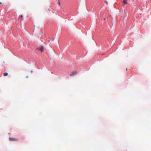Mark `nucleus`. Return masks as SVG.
<instances>
[{
    "instance_id": "nucleus-1",
    "label": "nucleus",
    "mask_w": 151,
    "mask_h": 151,
    "mask_svg": "<svg viewBox=\"0 0 151 151\" xmlns=\"http://www.w3.org/2000/svg\"><path fill=\"white\" fill-rule=\"evenodd\" d=\"M37 49L42 52L43 51L44 48L42 46H41L40 47L37 48Z\"/></svg>"
},
{
    "instance_id": "nucleus-2",
    "label": "nucleus",
    "mask_w": 151,
    "mask_h": 151,
    "mask_svg": "<svg viewBox=\"0 0 151 151\" xmlns=\"http://www.w3.org/2000/svg\"><path fill=\"white\" fill-rule=\"evenodd\" d=\"M9 139L10 141H17L18 140V139L16 138H12L11 137H9Z\"/></svg>"
},
{
    "instance_id": "nucleus-3",
    "label": "nucleus",
    "mask_w": 151,
    "mask_h": 151,
    "mask_svg": "<svg viewBox=\"0 0 151 151\" xmlns=\"http://www.w3.org/2000/svg\"><path fill=\"white\" fill-rule=\"evenodd\" d=\"M77 73V72L76 71H74L72 72L70 74V76H73L76 75Z\"/></svg>"
},
{
    "instance_id": "nucleus-4",
    "label": "nucleus",
    "mask_w": 151,
    "mask_h": 151,
    "mask_svg": "<svg viewBox=\"0 0 151 151\" xmlns=\"http://www.w3.org/2000/svg\"><path fill=\"white\" fill-rule=\"evenodd\" d=\"M8 75V73H5L4 74V76H6Z\"/></svg>"
},
{
    "instance_id": "nucleus-5",
    "label": "nucleus",
    "mask_w": 151,
    "mask_h": 151,
    "mask_svg": "<svg viewBox=\"0 0 151 151\" xmlns=\"http://www.w3.org/2000/svg\"><path fill=\"white\" fill-rule=\"evenodd\" d=\"M123 3H124V4H125L127 3V1L126 0H124L123 1Z\"/></svg>"
},
{
    "instance_id": "nucleus-6",
    "label": "nucleus",
    "mask_w": 151,
    "mask_h": 151,
    "mask_svg": "<svg viewBox=\"0 0 151 151\" xmlns=\"http://www.w3.org/2000/svg\"><path fill=\"white\" fill-rule=\"evenodd\" d=\"M22 17H23V16H22V15H21V16H20L19 18H20V17L22 18Z\"/></svg>"
},
{
    "instance_id": "nucleus-7",
    "label": "nucleus",
    "mask_w": 151,
    "mask_h": 151,
    "mask_svg": "<svg viewBox=\"0 0 151 151\" xmlns=\"http://www.w3.org/2000/svg\"><path fill=\"white\" fill-rule=\"evenodd\" d=\"M31 73H33V71L32 70L31 71Z\"/></svg>"
},
{
    "instance_id": "nucleus-8",
    "label": "nucleus",
    "mask_w": 151,
    "mask_h": 151,
    "mask_svg": "<svg viewBox=\"0 0 151 151\" xmlns=\"http://www.w3.org/2000/svg\"><path fill=\"white\" fill-rule=\"evenodd\" d=\"M26 78H28V76H27L26 77Z\"/></svg>"
},
{
    "instance_id": "nucleus-9",
    "label": "nucleus",
    "mask_w": 151,
    "mask_h": 151,
    "mask_svg": "<svg viewBox=\"0 0 151 151\" xmlns=\"http://www.w3.org/2000/svg\"><path fill=\"white\" fill-rule=\"evenodd\" d=\"M2 4V3H1V2H0V4Z\"/></svg>"
},
{
    "instance_id": "nucleus-10",
    "label": "nucleus",
    "mask_w": 151,
    "mask_h": 151,
    "mask_svg": "<svg viewBox=\"0 0 151 151\" xmlns=\"http://www.w3.org/2000/svg\"><path fill=\"white\" fill-rule=\"evenodd\" d=\"M126 70H127V68L126 69Z\"/></svg>"
},
{
    "instance_id": "nucleus-11",
    "label": "nucleus",
    "mask_w": 151,
    "mask_h": 151,
    "mask_svg": "<svg viewBox=\"0 0 151 151\" xmlns=\"http://www.w3.org/2000/svg\"><path fill=\"white\" fill-rule=\"evenodd\" d=\"M54 39H53V40H54Z\"/></svg>"
}]
</instances>
